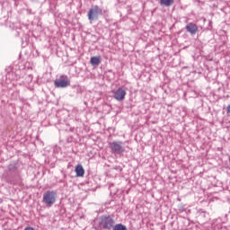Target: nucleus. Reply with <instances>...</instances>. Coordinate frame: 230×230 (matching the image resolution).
Here are the masks:
<instances>
[{
  "mask_svg": "<svg viewBox=\"0 0 230 230\" xmlns=\"http://www.w3.org/2000/svg\"><path fill=\"white\" fill-rule=\"evenodd\" d=\"M185 29L188 33H190V35H195L199 31V27L193 22H189L186 25Z\"/></svg>",
  "mask_w": 230,
  "mask_h": 230,
  "instance_id": "obj_7",
  "label": "nucleus"
},
{
  "mask_svg": "<svg viewBox=\"0 0 230 230\" xmlns=\"http://www.w3.org/2000/svg\"><path fill=\"white\" fill-rule=\"evenodd\" d=\"M173 0H160V4L162 6H172L173 4Z\"/></svg>",
  "mask_w": 230,
  "mask_h": 230,
  "instance_id": "obj_10",
  "label": "nucleus"
},
{
  "mask_svg": "<svg viewBox=\"0 0 230 230\" xmlns=\"http://www.w3.org/2000/svg\"><path fill=\"white\" fill-rule=\"evenodd\" d=\"M75 172L76 173V177H84V175H85V170L82 164H77L75 166Z\"/></svg>",
  "mask_w": 230,
  "mask_h": 230,
  "instance_id": "obj_8",
  "label": "nucleus"
},
{
  "mask_svg": "<svg viewBox=\"0 0 230 230\" xmlns=\"http://www.w3.org/2000/svg\"><path fill=\"white\" fill-rule=\"evenodd\" d=\"M99 15H103V10L98 5L93 6L87 13L89 21H98Z\"/></svg>",
  "mask_w": 230,
  "mask_h": 230,
  "instance_id": "obj_3",
  "label": "nucleus"
},
{
  "mask_svg": "<svg viewBox=\"0 0 230 230\" xmlns=\"http://www.w3.org/2000/svg\"><path fill=\"white\" fill-rule=\"evenodd\" d=\"M127 96V89L125 87H119L118 90L113 92V98L117 100V102H123L125 97Z\"/></svg>",
  "mask_w": 230,
  "mask_h": 230,
  "instance_id": "obj_6",
  "label": "nucleus"
},
{
  "mask_svg": "<svg viewBox=\"0 0 230 230\" xmlns=\"http://www.w3.org/2000/svg\"><path fill=\"white\" fill-rule=\"evenodd\" d=\"M31 1H35V0H31Z\"/></svg>",
  "mask_w": 230,
  "mask_h": 230,
  "instance_id": "obj_13",
  "label": "nucleus"
},
{
  "mask_svg": "<svg viewBox=\"0 0 230 230\" xmlns=\"http://www.w3.org/2000/svg\"><path fill=\"white\" fill-rule=\"evenodd\" d=\"M99 226L101 229L111 230L116 226V221H114V217L111 215H102L99 218Z\"/></svg>",
  "mask_w": 230,
  "mask_h": 230,
  "instance_id": "obj_1",
  "label": "nucleus"
},
{
  "mask_svg": "<svg viewBox=\"0 0 230 230\" xmlns=\"http://www.w3.org/2000/svg\"><path fill=\"white\" fill-rule=\"evenodd\" d=\"M113 230H128V229H127V226L121 224H117V225H114Z\"/></svg>",
  "mask_w": 230,
  "mask_h": 230,
  "instance_id": "obj_11",
  "label": "nucleus"
},
{
  "mask_svg": "<svg viewBox=\"0 0 230 230\" xmlns=\"http://www.w3.org/2000/svg\"><path fill=\"white\" fill-rule=\"evenodd\" d=\"M109 147L111 154L121 155L125 152V143L121 141H113L109 143Z\"/></svg>",
  "mask_w": 230,
  "mask_h": 230,
  "instance_id": "obj_2",
  "label": "nucleus"
},
{
  "mask_svg": "<svg viewBox=\"0 0 230 230\" xmlns=\"http://www.w3.org/2000/svg\"><path fill=\"white\" fill-rule=\"evenodd\" d=\"M55 87L60 89H66V87H69L71 85V80L67 75H61L58 79L55 80L54 82Z\"/></svg>",
  "mask_w": 230,
  "mask_h": 230,
  "instance_id": "obj_4",
  "label": "nucleus"
},
{
  "mask_svg": "<svg viewBox=\"0 0 230 230\" xmlns=\"http://www.w3.org/2000/svg\"><path fill=\"white\" fill-rule=\"evenodd\" d=\"M90 64L92 66H100V64H102V57L100 56L92 57L90 59Z\"/></svg>",
  "mask_w": 230,
  "mask_h": 230,
  "instance_id": "obj_9",
  "label": "nucleus"
},
{
  "mask_svg": "<svg viewBox=\"0 0 230 230\" xmlns=\"http://www.w3.org/2000/svg\"><path fill=\"white\" fill-rule=\"evenodd\" d=\"M227 113L230 114V104L226 108Z\"/></svg>",
  "mask_w": 230,
  "mask_h": 230,
  "instance_id": "obj_12",
  "label": "nucleus"
},
{
  "mask_svg": "<svg viewBox=\"0 0 230 230\" xmlns=\"http://www.w3.org/2000/svg\"><path fill=\"white\" fill-rule=\"evenodd\" d=\"M57 200V192L53 190H48L43 194V202L47 206H53V203Z\"/></svg>",
  "mask_w": 230,
  "mask_h": 230,
  "instance_id": "obj_5",
  "label": "nucleus"
}]
</instances>
